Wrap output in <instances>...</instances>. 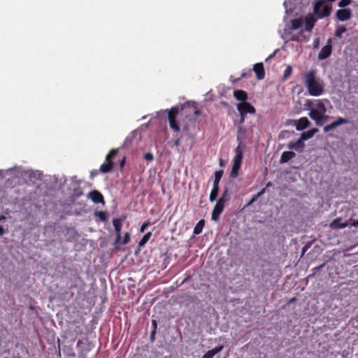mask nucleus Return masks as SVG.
Wrapping results in <instances>:
<instances>
[{"mask_svg": "<svg viewBox=\"0 0 358 358\" xmlns=\"http://www.w3.org/2000/svg\"><path fill=\"white\" fill-rule=\"evenodd\" d=\"M304 79V84L310 96H318L324 92L322 85L316 78V71L311 70L302 75Z\"/></svg>", "mask_w": 358, "mask_h": 358, "instance_id": "1", "label": "nucleus"}, {"mask_svg": "<svg viewBox=\"0 0 358 358\" xmlns=\"http://www.w3.org/2000/svg\"><path fill=\"white\" fill-rule=\"evenodd\" d=\"M329 101L327 99H317L314 102L308 100L306 106L309 108L310 113L309 116L313 120H317L320 118L319 115L326 113V103H329Z\"/></svg>", "mask_w": 358, "mask_h": 358, "instance_id": "2", "label": "nucleus"}, {"mask_svg": "<svg viewBox=\"0 0 358 358\" xmlns=\"http://www.w3.org/2000/svg\"><path fill=\"white\" fill-rule=\"evenodd\" d=\"M236 155L234 159L233 166L232 169L230 173V176L231 178H236L238 175V171L241 168L242 160H243V148L241 147L240 145H238L236 149H235Z\"/></svg>", "mask_w": 358, "mask_h": 358, "instance_id": "3", "label": "nucleus"}, {"mask_svg": "<svg viewBox=\"0 0 358 358\" xmlns=\"http://www.w3.org/2000/svg\"><path fill=\"white\" fill-rule=\"evenodd\" d=\"M331 7L326 5L325 1L320 0L314 5V13L317 15L318 18H323L331 15Z\"/></svg>", "mask_w": 358, "mask_h": 358, "instance_id": "4", "label": "nucleus"}, {"mask_svg": "<svg viewBox=\"0 0 358 358\" xmlns=\"http://www.w3.org/2000/svg\"><path fill=\"white\" fill-rule=\"evenodd\" d=\"M118 153V149H112L106 157V162L100 166V171L103 173L110 172L114 166L113 159Z\"/></svg>", "mask_w": 358, "mask_h": 358, "instance_id": "5", "label": "nucleus"}, {"mask_svg": "<svg viewBox=\"0 0 358 358\" xmlns=\"http://www.w3.org/2000/svg\"><path fill=\"white\" fill-rule=\"evenodd\" d=\"M179 108L178 106L172 107L168 111V120L169 122L170 128L175 132H178L180 130V125L177 122V117L179 115Z\"/></svg>", "mask_w": 358, "mask_h": 358, "instance_id": "6", "label": "nucleus"}, {"mask_svg": "<svg viewBox=\"0 0 358 358\" xmlns=\"http://www.w3.org/2000/svg\"><path fill=\"white\" fill-rule=\"evenodd\" d=\"M237 110L239 112L240 115H246L248 113L255 114L256 112L255 107L247 101L243 103H239L237 105Z\"/></svg>", "mask_w": 358, "mask_h": 358, "instance_id": "7", "label": "nucleus"}, {"mask_svg": "<svg viewBox=\"0 0 358 358\" xmlns=\"http://www.w3.org/2000/svg\"><path fill=\"white\" fill-rule=\"evenodd\" d=\"M331 51H332L331 39L329 38V39H328L327 44L324 47L322 48L321 50L318 53V56H317L318 59L320 60H323V59L328 58L331 55Z\"/></svg>", "mask_w": 358, "mask_h": 358, "instance_id": "8", "label": "nucleus"}, {"mask_svg": "<svg viewBox=\"0 0 358 358\" xmlns=\"http://www.w3.org/2000/svg\"><path fill=\"white\" fill-rule=\"evenodd\" d=\"M225 206V203H223L222 200H217L216 204L215 205L212 214L211 219L214 221L218 220L220 214L222 213Z\"/></svg>", "mask_w": 358, "mask_h": 358, "instance_id": "9", "label": "nucleus"}, {"mask_svg": "<svg viewBox=\"0 0 358 358\" xmlns=\"http://www.w3.org/2000/svg\"><path fill=\"white\" fill-rule=\"evenodd\" d=\"M349 122H350V120L347 118H343V117H338L336 121L333 122L332 123H331L329 124L326 125L324 127V131L325 133L329 132L331 130H334V129H336V127H339L340 125H341L343 124H348Z\"/></svg>", "mask_w": 358, "mask_h": 358, "instance_id": "10", "label": "nucleus"}, {"mask_svg": "<svg viewBox=\"0 0 358 358\" xmlns=\"http://www.w3.org/2000/svg\"><path fill=\"white\" fill-rule=\"evenodd\" d=\"M336 16L338 20L344 22L351 18L352 12L348 8L338 9L336 13Z\"/></svg>", "mask_w": 358, "mask_h": 358, "instance_id": "11", "label": "nucleus"}, {"mask_svg": "<svg viewBox=\"0 0 358 358\" xmlns=\"http://www.w3.org/2000/svg\"><path fill=\"white\" fill-rule=\"evenodd\" d=\"M87 197L94 203H104V198L102 194L98 190H92L88 194Z\"/></svg>", "mask_w": 358, "mask_h": 358, "instance_id": "12", "label": "nucleus"}, {"mask_svg": "<svg viewBox=\"0 0 358 358\" xmlns=\"http://www.w3.org/2000/svg\"><path fill=\"white\" fill-rule=\"evenodd\" d=\"M124 218H115L113 220V224L115 228V231L116 234V240L115 241L117 243L121 240V229L122 226V221Z\"/></svg>", "mask_w": 358, "mask_h": 358, "instance_id": "13", "label": "nucleus"}, {"mask_svg": "<svg viewBox=\"0 0 358 358\" xmlns=\"http://www.w3.org/2000/svg\"><path fill=\"white\" fill-rule=\"evenodd\" d=\"M253 71H255L257 78L258 80L264 79L265 76L264 67L262 63H257L253 66Z\"/></svg>", "mask_w": 358, "mask_h": 358, "instance_id": "14", "label": "nucleus"}, {"mask_svg": "<svg viewBox=\"0 0 358 358\" xmlns=\"http://www.w3.org/2000/svg\"><path fill=\"white\" fill-rule=\"evenodd\" d=\"M305 146L303 141L301 138H299L296 142H290L287 144V148L289 150H294L297 152H301Z\"/></svg>", "mask_w": 358, "mask_h": 358, "instance_id": "15", "label": "nucleus"}, {"mask_svg": "<svg viewBox=\"0 0 358 358\" xmlns=\"http://www.w3.org/2000/svg\"><path fill=\"white\" fill-rule=\"evenodd\" d=\"M316 21L317 19L313 16V15H309L307 17H306L305 30L308 32L312 31Z\"/></svg>", "mask_w": 358, "mask_h": 358, "instance_id": "16", "label": "nucleus"}, {"mask_svg": "<svg viewBox=\"0 0 358 358\" xmlns=\"http://www.w3.org/2000/svg\"><path fill=\"white\" fill-rule=\"evenodd\" d=\"M310 124V121L306 117H303L299 119L296 123V129L297 131H302L308 127Z\"/></svg>", "mask_w": 358, "mask_h": 358, "instance_id": "17", "label": "nucleus"}, {"mask_svg": "<svg viewBox=\"0 0 358 358\" xmlns=\"http://www.w3.org/2000/svg\"><path fill=\"white\" fill-rule=\"evenodd\" d=\"M234 96L236 98V99L241 101V103L245 102L248 98V93L242 90H234Z\"/></svg>", "mask_w": 358, "mask_h": 358, "instance_id": "18", "label": "nucleus"}, {"mask_svg": "<svg viewBox=\"0 0 358 358\" xmlns=\"http://www.w3.org/2000/svg\"><path fill=\"white\" fill-rule=\"evenodd\" d=\"M342 219L341 217L334 220L329 224V227L334 229H343L348 226V223L341 222Z\"/></svg>", "mask_w": 358, "mask_h": 358, "instance_id": "19", "label": "nucleus"}, {"mask_svg": "<svg viewBox=\"0 0 358 358\" xmlns=\"http://www.w3.org/2000/svg\"><path fill=\"white\" fill-rule=\"evenodd\" d=\"M296 154L292 151H285L282 153L280 159V164L288 162L290 159L295 157Z\"/></svg>", "mask_w": 358, "mask_h": 358, "instance_id": "20", "label": "nucleus"}, {"mask_svg": "<svg viewBox=\"0 0 358 358\" xmlns=\"http://www.w3.org/2000/svg\"><path fill=\"white\" fill-rule=\"evenodd\" d=\"M224 348V346L223 345H219V346H217L215 347V348L210 350H208L207 352H206L202 358H213V357L220 353Z\"/></svg>", "mask_w": 358, "mask_h": 358, "instance_id": "21", "label": "nucleus"}, {"mask_svg": "<svg viewBox=\"0 0 358 358\" xmlns=\"http://www.w3.org/2000/svg\"><path fill=\"white\" fill-rule=\"evenodd\" d=\"M290 40L292 41H297V42L308 41V38L306 37L303 34V31L301 30L297 34H292V36H291Z\"/></svg>", "mask_w": 358, "mask_h": 358, "instance_id": "22", "label": "nucleus"}, {"mask_svg": "<svg viewBox=\"0 0 358 358\" xmlns=\"http://www.w3.org/2000/svg\"><path fill=\"white\" fill-rule=\"evenodd\" d=\"M317 129H312L308 131L302 133L300 138H301V140L303 141H306V140L312 138L313 136V135L315 134V132H317Z\"/></svg>", "mask_w": 358, "mask_h": 358, "instance_id": "23", "label": "nucleus"}, {"mask_svg": "<svg viewBox=\"0 0 358 358\" xmlns=\"http://www.w3.org/2000/svg\"><path fill=\"white\" fill-rule=\"evenodd\" d=\"M224 171L223 170L216 171L215 173V179L213 181V187H219V183L221 180V178L223 176Z\"/></svg>", "mask_w": 358, "mask_h": 358, "instance_id": "24", "label": "nucleus"}, {"mask_svg": "<svg viewBox=\"0 0 358 358\" xmlns=\"http://www.w3.org/2000/svg\"><path fill=\"white\" fill-rule=\"evenodd\" d=\"M205 224L204 220H199L194 228V234L195 235L200 234L202 232L203 228Z\"/></svg>", "mask_w": 358, "mask_h": 358, "instance_id": "25", "label": "nucleus"}, {"mask_svg": "<svg viewBox=\"0 0 358 358\" xmlns=\"http://www.w3.org/2000/svg\"><path fill=\"white\" fill-rule=\"evenodd\" d=\"M189 109V112H192L194 115H199L200 114V111L196 108L194 105L190 106L189 104L185 105L184 107L181 108V110H185Z\"/></svg>", "mask_w": 358, "mask_h": 358, "instance_id": "26", "label": "nucleus"}, {"mask_svg": "<svg viewBox=\"0 0 358 358\" xmlns=\"http://www.w3.org/2000/svg\"><path fill=\"white\" fill-rule=\"evenodd\" d=\"M303 20L301 18L294 19L291 20V27L294 30L298 29L301 27Z\"/></svg>", "mask_w": 358, "mask_h": 358, "instance_id": "27", "label": "nucleus"}, {"mask_svg": "<svg viewBox=\"0 0 358 358\" xmlns=\"http://www.w3.org/2000/svg\"><path fill=\"white\" fill-rule=\"evenodd\" d=\"M151 236H152V232L151 231H149V232L146 233L143 236V237L141 238V240L139 241L138 246L140 248H143L148 243V241L150 240Z\"/></svg>", "mask_w": 358, "mask_h": 358, "instance_id": "28", "label": "nucleus"}, {"mask_svg": "<svg viewBox=\"0 0 358 358\" xmlns=\"http://www.w3.org/2000/svg\"><path fill=\"white\" fill-rule=\"evenodd\" d=\"M219 188L220 187H213L209 196V201L210 202H213L216 200L219 193Z\"/></svg>", "mask_w": 358, "mask_h": 358, "instance_id": "29", "label": "nucleus"}, {"mask_svg": "<svg viewBox=\"0 0 358 358\" xmlns=\"http://www.w3.org/2000/svg\"><path fill=\"white\" fill-rule=\"evenodd\" d=\"M230 199L229 194V189L227 187H225L223 192L222 193L221 196L218 200H222L223 203H227Z\"/></svg>", "mask_w": 358, "mask_h": 358, "instance_id": "30", "label": "nucleus"}, {"mask_svg": "<svg viewBox=\"0 0 358 358\" xmlns=\"http://www.w3.org/2000/svg\"><path fill=\"white\" fill-rule=\"evenodd\" d=\"M346 28L343 25H340L338 27H336L335 30V36L337 38H341L342 35L346 31Z\"/></svg>", "mask_w": 358, "mask_h": 358, "instance_id": "31", "label": "nucleus"}, {"mask_svg": "<svg viewBox=\"0 0 358 358\" xmlns=\"http://www.w3.org/2000/svg\"><path fill=\"white\" fill-rule=\"evenodd\" d=\"M265 193V188L262 189L260 192H259L257 194L254 195L252 198L248 201L246 206L252 205L257 199L262 196Z\"/></svg>", "mask_w": 358, "mask_h": 358, "instance_id": "32", "label": "nucleus"}, {"mask_svg": "<svg viewBox=\"0 0 358 358\" xmlns=\"http://www.w3.org/2000/svg\"><path fill=\"white\" fill-rule=\"evenodd\" d=\"M320 118L317 120H314L316 125L322 126L329 118V116L326 115V113H323L322 115H319Z\"/></svg>", "mask_w": 358, "mask_h": 358, "instance_id": "33", "label": "nucleus"}, {"mask_svg": "<svg viewBox=\"0 0 358 358\" xmlns=\"http://www.w3.org/2000/svg\"><path fill=\"white\" fill-rule=\"evenodd\" d=\"M95 215L102 222H105L107 220V214L104 211H97L95 213Z\"/></svg>", "mask_w": 358, "mask_h": 358, "instance_id": "34", "label": "nucleus"}, {"mask_svg": "<svg viewBox=\"0 0 358 358\" xmlns=\"http://www.w3.org/2000/svg\"><path fill=\"white\" fill-rule=\"evenodd\" d=\"M292 66H288L284 71L283 80H287L292 74Z\"/></svg>", "mask_w": 358, "mask_h": 358, "instance_id": "35", "label": "nucleus"}, {"mask_svg": "<svg viewBox=\"0 0 358 358\" xmlns=\"http://www.w3.org/2000/svg\"><path fill=\"white\" fill-rule=\"evenodd\" d=\"M237 127H238L237 138L239 139L241 136H242L243 137L245 136L246 130L242 126L238 125Z\"/></svg>", "mask_w": 358, "mask_h": 358, "instance_id": "36", "label": "nucleus"}, {"mask_svg": "<svg viewBox=\"0 0 358 358\" xmlns=\"http://www.w3.org/2000/svg\"><path fill=\"white\" fill-rule=\"evenodd\" d=\"M351 0H341L338 3V6L341 8H344L351 3Z\"/></svg>", "mask_w": 358, "mask_h": 358, "instance_id": "37", "label": "nucleus"}, {"mask_svg": "<svg viewBox=\"0 0 358 358\" xmlns=\"http://www.w3.org/2000/svg\"><path fill=\"white\" fill-rule=\"evenodd\" d=\"M130 241V234L129 232H127L123 238V240L122 241V245H127Z\"/></svg>", "mask_w": 358, "mask_h": 358, "instance_id": "38", "label": "nucleus"}, {"mask_svg": "<svg viewBox=\"0 0 358 358\" xmlns=\"http://www.w3.org/2000/svg\"><path fill=\"white\" fill-rule=\"evenodd\" d=\"M151 224V222H149V221H147V222H145L144 223H143V224L141 225V228H140V231L141 233L144 232L145 229L149 227L150 225Z\"/></svg>", "mask_w": 358, "mask_h": 358, "instance_id": "39", "label": "nucleus"}, {"mask_svg": "<svg viewBox=\"0 0 358 358\" xmlns=\"http://www.w3.org/2000/svg\"><path fill=\"white\" fill-rule=\"evenodd\" d=\"M144 159L148 161H152L154 159L153 155L150 152L145 153L144 155Z\"/></svg>", "mask_w": 358, "mask_h": 358, "instance_id": "40", "label": "nucleus"}, {"mask_svg": "<svg viewBox=\"0 0 358 358\" xmlns=\"http://www.w3.org/2000/svg\"><path fill=\"white\" fill-rule=\"evenodd\" d=\"M245 115H241V118L238 122V125L241 126L245 122Z\"/></svg>", "mask_w": 358, "mask_h": 358, "instance_id": "41", "label": "nucleus"}, {"mask_svg": "<svg viewBox=\"0 0 358 358\" xmlns=\"http://www.w3.org/2000/svg\"><path fill=\"white\" fill-rule=\"evenodd\" d=\"M155 334H156V330H152L151 334H150V340L152 341H155Z\"/></svg>", "mask_w": 358, "mask_h": 358, "instance_id": "42", "label": "nucleus"}, {"mask_svg": "<svg viewBox=\"0 0 358 358\" xmlns=\"http://www.w3.org/2000/svg\"><path fill=\"white\" fill-rule=\"evenodd\" d=\"M310 245L308 244H306L303 246L302 248V255H304V253L306 252V250L309 248Z\"/></svg>", "mask_w": 358, "mask_h": 358, "instance_id": "43", "label": "nucleus"}, {"mask_svg": "<svg viewBox=\"0 0 358 358\" xmlns=\"http://www.w3.org/2000/svg\"><path fill=\"white\" fill-rule=\"evenodd\" d=\"M125 162H126V158L123 157V159L120 162V166L121 168H122L124 166Z\"/></svg>", "mask_w": 358, "mask_h": 358, "instance_id": "44", "label": "nucleus"}, {"mask_svg": "<svg viewBox=\"0 0 358 358\" xmlns=\"http://www.w3.org/2000/svg\"><path fill=\"white\" fill-rule=\"evenodd\" d=\"M152 324L153 326V329L156 330L157 329V326L156 320H152Z\"/></svg>", "mask_w": 358, "mask_h": 358, "instance_id": "45", "label": "nucleus"}, {"mask_svg": "<svg viewBox=\"0 0 358 358\" xmlns=\"http://www.w3.org/2000/svg\"><path fill=\"white\" fill-rule=\"evenodd\" d=\"M3 234H4V229L1 226H0V236L3 235Z\"/></svg>", "mask_w": 358, "mask_h": 358, "instance_id": "46", "label": "nucleus"}, {"mask_svg": "<svg viewBox=\"0 0 358 358\" xmlns=\"http://www.w3.org/2000/svg\"><path fill=\"white\" fill-rule=\"evenodd\" d=\"M295 301H296V298H295V297L292 298V299L289 301L288 303H289H289H292L294 302Z\"/></svg>", "mask_w": 358, "mask_h": 358, "instance_id": "47", "label": "nucleus"}, {"mask_svg": "<svg viewBox=\"0 0 358 358\" xmlns=\"http://www.w3.org/2000/svg\"><path fill=\"white\" fill-rule=\"evenodd\" d=\"M179 143H180V140H179V139H177V140H176V141H175L174 144H175L176 145H179Z\"/></svg>", "mask_w": 358, "mask_h": 358, "instance_id": "48", "label": "nucleus"}, {"mask_svg": "<svg viewBox=\"0 0 358 358\" xmlns=\"http://www.w3.org/2000/svg\"><path fill=\"white\" fill-rule=\"evenodd\" d=\"M352 226H355V227H358V221L354 222L353 223H352Z\"/></svg>", "mask_w": 358, "mask_h": 358, "instance_id": "49", "label": "nucleus"}, {"mask_svg": "<svg viewBox=\"0 0 358 358\" xmlns=\"http://www.w3.org/2000/svg\"><path fill=\"white\" fill-rule=\"evenodd\" d=\"M241 77H242V78H245V77H246V73H242Z\"/></svg>", "mask_w": 358, "mask_h": 358, "instance_id": "50", "label": "nucleus"}, {"mask_svg": "<svg viewBox=\"0 0 358 358\" xmlns=\"http://www.w3.org/2000/svg\"><path fill=\"white\" fill-rule=\"evenodd\" d=\"M328 1H331V2H333L335 0H327Z\"/></svg>", "mask_w": 358, "mask_h": 358, "instance_id": "51", "label": "nucleus"}, {"mask_svg": "<svg viewBox=\"0 0 358 358\" xmlns=\"http://www.w3.org/2000/svg\"><path fill=\"white\" fill-rule=\"evenodd\" d=\"M81 194H82V193H80V194H77V196H80Z\"/></svg>", "mask_w": 358, "mask_h": 358, "instance_id": "52", "label": "nucleus"}, {"mask_svg": "<svg viewBox=\"0 0 358 358\" xmlns=\"http://www.w3.org/2000/svg\"><path fill=\"white\" fill-rule=\"evenodd\" d=\"M1 219H5V217L2 216L1 217H0V220Z\"/></svg>", "mask_w": 358, "mask_h": 358, "instance_id": "53", "label": "nucleus"}, {"mask_svg": "<svg viewBox=\"0 0 358 358\" xmlns=\"http://www.w3.org/2000/svg\"><path fill=\"white\" fill-rule=\"evenodd\" d=\"M19 358H20V357H19Z\"/></svg>", "mask_w": 358, "mask_h": 358, "instance_id": "54", "label": "nucleus"}]
</instances>
